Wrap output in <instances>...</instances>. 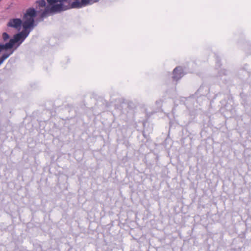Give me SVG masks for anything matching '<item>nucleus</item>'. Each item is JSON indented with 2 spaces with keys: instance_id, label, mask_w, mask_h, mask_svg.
<instances>
[{
  "instance_id": "f257e3e1",
  "label": "nucleus",
  "mask_w": 251,
  "mask_h": 251,
  "mask_svg": "<svg viewBox=\"0 0 251 251\" xmlns=\"http://www.w3.org/2000/svg\"><path fill=\"white\" fill-rule=\"evenodd\" d=\"M47 6L44 10H37L31 7L27 8L23 14L24 28L31 31L40 22L49 16L58 13L56 9L55 0H47Z\"/></svg>"
},
{
  "instance_id": "f03ea898",
  "label": "nucleus",
  "mask_w": 251,
  "mask_h": 251,
  "mask_svg": "<svg viewBox=\"0 0 251 251\" xmlns=\"http://www.w3.org/2000/svg\"><path fill=\"white\" fill-rule=\"evenodd\" d=\"M58 13L72 8H80L91 4V0H55Z\"/></svg>"
},
{
  "instance_id": "7ed1b4c3",
  "label": "nucleus",
  "mask_w": 251,
  "mask_h": 251,
  "mask_svg": "<svg viewBox=\"0 0 251 251\" xmlns=\"http://www.w3.org/2000/svg\"><path fill=\"white\" fill-rule=\"evenodd\" d=\"M30 32L24 28L21 31L16 33L12 38L10 39L9 41L14 51L22 44Z\"/></svg>"
},
{
  "instance_id": "20e7f679",
  "label": "nucleus",
  "mask_w": 251,
  "mask_h": 251,
  "mask_svg": "<svg viewBox=\"0 0 251 251\" xmlns=\"http://www.w3.org/2000/svg\"><path fill=\"white\" fill-rule=\"evenodd\" d=\"M7 26L19 31L21 29L22 26L23 27V29H24V22L20 18H12L8 22Z\"/></svg>"
},
{
  "instance_id": "39448f33",
  "label": "nucleus",
  "mask_w": 251,
  "mask_h": 251,
  "mask_svg": "<svg viewBox=\"0 0 251 251\" xmlns=\"http://www.w3.org/2000/svg\"><path fill=\"white\" fill-rule=\"evenodd\" d=\"M172 78L174 80L177 81L180 79L183 75V71L181 67L177 66L176 67L173 72Z\"/></svg>"
},
{
  "instance_id": "423d86ee",
  "label": "nucleus",
  "mask_w": 251,
  "mask_h": 251,
  "mask_svg": "<svg viewBox=\"0 0 251 251\" xmlns=\"http://www.w3.org/2000/svg\"><path fill=\"white\" fill-rule=\"evenodd\" d=\"M12 49L9 41L5 44L0 43V52L2 50H10V51Z\"/></svg>"
},
{
  "instance_id": "0eeeda50",
  "label": "nucleus",
  "mask_w": 251,
  "mask_h": 251,
  "mask_svg": "<svg viewBox=\"0 0 251 251\" xmlns=\"http://www.w3.org/2000/svg\"><path fill=\"white\" fill-rule=\"evenodd\" d=\"M36 4V9H40L41 8H46L47 6V2H46L45 0H37L35 1Z\"/></svg>"
},
{
  "instance_id": "6e6552de",
  "label": "nucleus",
  "mask_w": 251,
  "mask_h": 251,
  "mask_svg": "<svg viewBox=\"0 0 251 251\" xmlns=\"http://www.w3.org/2000/svg\"><path fill=\"white\" fill-rule=\"evenodd\" d=\"M14 52V50H11L10 52H4L2 54L1 56L0 57V61L3 63L4 61L7 59L11 54Z\"/></svg>"
},
{
  "instance_id": "1a4fd4ad",
  "label": "nucleus",
  "mask_w": 251,
  "mask_h": 251,
  "mask_svg": "<svg viewBox=\"0 0 251 251\" xmlns=\"http://www.w3.org/2000/svg\"><path fill=\"white\" fill-rule=\"evenodd\" d=\"M2 39L4 41H7L10 38V36L6 32H3L2 33Z\"/></svg>"
},
{
  "instance_id": "9d476101",
  "label": "nucleus",
  "mask_w": 251,
  "mask_h": 251,
  "mask_svg": "<svg viewBox=\"0 0 251 251\" xmlns=\"http://www.w3.org/2000/svg\"><path fill=\"white\" fill-rule=\"evenodd\" d=\"M221 64L220 63V60L218 56L216 57V66L220 67Z\"/></svg>"
},
{
  "instance_id": "9b49d317",
  "label": "nucleus",
  "mask_w": 251,
  "mask_h": 251,
  "mask_svg": "<svg viewBox=\"0 0 251 251\" xmlns=\"http://www.w3.org/2000/svg\"><path fill=\"white\" fill-rule=\"evenodd\" d=\"M204 88V86H201L200 88L198 90L196 94H199L200 92H201L203 89Z\"/></svg>"
},
{
  "instance_id": "f8f14e48",
  "label": "nucleus",
  "mask_w": 251,
  "mask_h": 251,
  "mask_svg": "<svg viewBox=\"0 0 251 251\" xmlns=\"http://www.w3.org/2000/svg\"><path fill=\"white\" fill-rule=\"evenodd\" d=\"M161 102H162L161 100H156V104H161Z\"/></svg>"
},
{
  "instance_id": "ddd939ff",
  "label": "nucleus",
  "mask_w": 251,
  "mask_h": 251,
  "mask_svg": "<svg viewBox=\"0 0 251 251\" xmlns=\"http://www.w3.org/2000/svg\"><path fill=\"white\" fill-rule=\"evenodd\" d=\"M223 75H226V71H224Z\"/></svg>"
},
{
  "instance_id": "4468645a",
  "label": "nucleus",
  "mask_w": 251,
  "mask_h": 251,
  "mask_svg": "<svg viewBox=\"0 0 251 251\" xmlns=\"http://www.w3.org/2000/svg\"><path fill=\"white\" fill-rule=\"evenodd\" d=\"M99 1V0H94V2H98V1Z\"/></svg>"
},
{
  "instance_id": "2eb2a0df",
  "label": "nucleus",
  "mask_w": 251,
  "mask_h": 251,
  "mask_svg": "<svg viewBox=\"0 0 251 251\" xmlns=\"http://www.w3.org/2000/svg\"><path fill=\"white\" fill-rule=\"evenodd\" d=\"M2 63L0 61V65L2 64Z\"/></svg>"
},
{
  "instance_id": "dca6fc26",
  "label": "nucleus",
  "mask_w": 251,
  "mask_h": 251,
  "mask_svg": "<svg viewBox=\"0 0 251 251\" xmlns=\"http://www.w3.org/2000/svg\"><path fill=\"white\" fill-rule=\"evenodd\" d=\"M2 63L0 61V65L2 64Z\"/></svg>"
},
{
  "instance_id": "f3484780",
  "label": "nucleus",
  "mask_w": 251,
  "mask_h": 251,
  "mask_svg": "<svg viewBox=\"0 0 251 251\" xmlns=\"http://www.w3.org/2000/svg\"><path fill=\"white\" fill-rule=\"evenodd\" d=\"M2 63L0 61V65L2 64Z\"/></svg>"
}]
</instances>
